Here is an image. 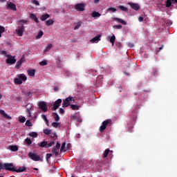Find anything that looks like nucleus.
<instances>
[{"instance_id": "nucleus-46", "label": "nucleus", "mask_w": 177, "mask_h": 177, "mask_svg": "<svg viewBox=\"0 0 177 177\" xmlns=\"http://www.w3.org/2000/svg\"><path fill=\"white\" fill-rule=\"evenodd\" d=\"M39 64L41 66H47L48 65V62H46V60H43L41 62H39Z\"/></svg>"}, {"instance_id": "nucleus-44", "label": "nucleus", "mask_w": 177, "mask_h": 177, "mask_svg": "<svg viewBox=\"0 0 177 177\" xmlns=\"http://www.w3.org/2000/svg\"><path fill=\"white\" fill-rule=\"evenodd\" d=\"M21 23L24 24H27L28 23V21L26 19H21L19 21V24H21Z\"/></svg>"}, {"instance_id": "nucleus-42", "label": "nucleus", "mask_w": 177, "mask_h": 177, "mask_svg": "<svg viewBox=\"0 0 177 177\" xmlns=\"http://www.w3.org/2000/svg\"><path fill=\"white\" fill-rule=\"evenodd\" d=\"M3 32H5V27L0 26V38L2 37Z\"/></svg>"}, {"instance_id": "nucleus-49", "label": "nucleus", "mask_w": 177, "mask_h": 177, "mask_svg": "<svg viewBox=\"0 0 177 177\" xmlns=\"http://www.w3.org/2000/svg\"><path fill=\"white\" fill-rule=\"evenodd\" d=\"M50 157H52V153L46 154V160L47 162H49V158H50Z\"/></svg>"}, {"instance_id": "nucleus-53", "label": "nucleus", "mask_w": 177, "mask_h": 177, "mask_svg": "<svg viewBox=\"0 0 177 177\" xmlns=\"http://www.w3.org/2000/svg\"><path fill=\"white\" fill-rule=\"evenodd\" d=\"M26 96L27 97H32V93H31V91H29L26 93Z\"/></svg>"}, {"instance_id": "nucleus-36", "label": "nucleus", "mask_w": 177, "mask_h": 177, "mask_svg": "<svg viewBox=\"0 0 177 177\" xmlns=\"http://www.w3.org/2000/svg\"><path fill=\"white\" fill-rule=\"evenodd\" d=\"M29 136H31L32 138H38V133L32 131L29 133Z\"/></svg>"}, {"instance_id": "nucleus-7", "label": "nucleus", "mask_w": 177, "mask_h": 177, "mask_svg": "<svg viewBox=\"0 0 177 177\" xmlns=\"http://www.w3.org/2000/svg\"><path fill=\"white\" fill-rule=\"evenodd\" d=\"M39 107L40 110H42L44 113L48 111V105H46V102L41 101L39 103Z\"/></svg>"}, {"instance_id": "nucleus-29", "label": "nucleus", "mask_w": 177, "mask_h": 177, "mask_svg": "<svg viewBox=\"0 0 177 177\" xmlns=\"http://www.w3.org/2000/svg\"><path fill=\"white\" fill-rule=\"evenodd\" d=\"M91 16L92 17H100V16H102V14L96 11H93L91 14Z\"/></svg>"}, {"instance_id": "nucleus-28", "label": "nucleus", "mask_w": 177, "mask_h": 177, "mask_svg": "<svg viewBox=\"0 0 177 177\" xmlns=\"http://www.w3.org/2000/svg\"><path fill=\"white\" fill-rule=\"evenodd\" d=\"M53 47V45H52V44H48V46L46 47L44 53H46L48 52H49V50H50V48H52Z\"/></svg>"}, {"instance_id": "nucleus-10", "label": "nucleus", "mask_w": 177, "mask_h": 177, "mask_svg": "<svg viewBox=\"0 0 177 177\" xmlns=\"http://www.w3.org/2000/svg\"><path fill=\"white\" fill-rule=\"evenodd\" d=\"M60 104H62V99L57 100L53 104L52 110H53V111L57 110V109H59V107H60Z\"/></svg>"}, {"instance_id": "nucleus-62", "label": "nucleus", "mask_w": 177, "mask_h": 177, "mask_svg": "<svg viewBox=\"0 0 177 177\" xmlns=\"http://www.w3.org/2000/svg\"><path fill=\"white\" fill-rule=\"evenodd\" d=\"M162 48H164V46H161L159 48V50H162Z\"/></svg>"}, {"instance_id": "nucleus-40", "label": "nucleus", "mask_w": 177, "mask_h": 177, "mask_svg": "<svg viewBox=\"0 0 177 177\" xmlns=\"http://www.w3.org/2000/svg\"><path fill=\"white\" fill-rule=\"evenodd\" d=\"M71 109H72V110H80V106L75 104H71Z\"/></svg>"}, {"instance_id": "nucleus-41", "label": "nucleus", "mask_w": 177, "mask_h": 177, "mask_svg": "<svg viewBox=\"0 0 177 177\" xmlns=\"http://www.w3.org/2000/svg\"><path fill=\"white\" fill-rule=\"evenodd\" d=\"M107 12H112V13H115V12H117V8L111 7L107 9Z\"/></svg>"}, {"instance_id": "nucleus-59", "label": "nucleus", "mask_w": 177, "mask_h": 177, "mask_svg": "<svg viewBox=\"0 0 177 177\" xmlns=\"http://www.w3.org/2000/svg\"><path fill=\"white\" fill-rule=\"evenodd\" d=\"M123 74H124L125 75H127V77H129V75H130L129 73H127L125 71L123 72Z\"/></svg>"}, {"instance_id": "nucleus-18", "label": "nucleus", "mask_w": 177, "mask_h": 177, "mask_svg": "<svg viewBox=\"0 0 177 177\" xmlns=\"http://www.w3.org/2000/svg\"><path fill=\"white\" fill-rule=\"evenodd\" d=\"M172 2H175V3H177V0H167L165 2L166 8H171Z\"/></svg>"}, {"instance_id": "nucleus-17", "label": "nucleus", "mask_w": 177, "mask_h": 177, "mask_svg": "<svg viewBox=\"0 0 177 177\" xmlns=\"http://www.w3.org/2000/svg\"><path fill=\"white\" fill-rule=\"evenodd\" d=\"M151 74L156 77V75H158V69L156 67H152L151 69Z\"/></svg>"}, {"instance_id": "nucleus-51", "label": "nucleus", "mask_w": 177, "mask_h": 177, "mask_svg": "<svg viewBox=\"0 0 177 177\" xmlns=\"http://www.w3.org/2000/svg\"><path fill=\"white\" fill-rule=\"evenodd\" d=\"M47 148L49 149V147H52L53 145H55V141H51L50 143L47 144Z\"/></svg>"}, {"instance_id": "nucleus-6", "label": "nucleus", "mask_w": 177, "mask_h": 177, "mask_svg": "<svg viewBox=\"0 0 177 177\" xmlns=\"http://www.w3.org/2000/svg\"><path fill=\"white\" fill-rule=\"evenodd\" d=\"M28 156L33 161H39V160H41V156H39L37 155V153H32V152H30L28 153Z\"/></svg>"}, {"instance_id": "nucleus-27", "label": "nucleus", "mask_w": 177, "mask_h": 177, "mask_svg": "<svg viewBox=\"0 0 177 177\" xmlns=\"http://www.w3.org/2000/svg\"><path fill=\"white\" fill-rule=\"evenodd\" d=\"M9 149L11 151H17V150H19V147H17V145H11L9 147Z\"/></svg>"}, {"instance_id": "nucleus-60", "label": "nucleus", "mask_w": 177, "mask_h": 177, "mask_svg": "<svg viewBox=\"0 0 177 177\" xmlns=\"http://www.w3.org/2000/svg\"><path fill=\"white\" fill-rule=\"evenodd\" d=\"M54 91H55V92H57V91H59V88L57 87V86H55V87L54 88Z\"/></svg>"}, {"instance_id": "nucleus-12", "label": "nucleus", "mask_w": 177, "mask_h": 177, "mask_svg": "<svg viewBox=\"0 0 177 177\" xmlns=\"http://www.w3.org/2000/svg\"><path fill=\"white\" fill-rule=\"evenodd\" d=\"M71 120L72 121H77V122H82V118H81V116H78L77 115H71Z\"/></svg>"}, {"instance_id": "nucleus-14", "label": "nucleus", "mask_w": 177, "mask_h": 177, "mask_svg": "<svg viewBox=\"0 0 177 177\" xmlns=\"http://www.w3.org/2000/svg\"><path fill=\"white\" fill-rule=\"evenodd\" d=\"M0 114L3 117V118H6V120H12V117L9 116V115L2 109L0 110Z\"/></svg>"}, {"instance_id": "nucleus-9", "label": "nucleus", "mask_w": 177, "mask_h": 177, "mask_svg": "<svg viewBox=\"0 0 177 177\" xmlns=\"http://www.w3.org/2000/svg\"><path fill=\"white\" fill-rule=\"evenodd\" d=\"M16 32L19 37H23V33L24 32V26L21 25L18 26V28L16 30Z\"/></svg>"}, {"instance_id": "nucleus-32", "label": "nucleus", "mask_w": 177, "mask_h": 177, "mask_svg": "<svg viewBox=\"0 0 177 177\" xmlns=\"http://www.w3.org/2000/svg\"><path fill=\"white\" fill-rule=\"evenodd\" d=\"M46 26H52V24H53V23H55V21L52 19H50L47 21H46Z\"/></svg>"}, {"instance_id": "nucleus-34", "label": "nucleus", "mask_w": 177, "mask_h": 177, "mask_svg": "<svg viewBox=\"0 0 177 177\" xmlns=\"http://www.w3.org/2000/svg\"><path fill=\"white\" fill-rule=\"evenodd\" d=\"M81 26H82V21H78L74 27V30H78Z\"/></svg>"}, {"instance_id": "nucleus-52", "label": "nucleus", "mask_w": 177, "mask_h": 177, "mask_svg": "<svg viewBox=\"0 0 177 177\" xmlns=\"http://www.w3.org/2000/svg\"><path fill=\"white\" fill-rule=\"evenodd\" d=\"M19 121L21 123H24L26 122V117H22L21 118L19 119Z\"/></svg>"}, {"instance_id": "nucleus-31", "label": "nucleus", "mask_w": 177, "mask_h": 177, "mask_svg": "<svg viewBox=\"0 0 177 177\" xmlns=\"http://www.w3.org/2000/svg\"><path fill=\"white\" fill-rule=\"evenodd\" d=\"M41 118L44 120V122H46V124L49 127V120H48V118H46V115H41Z\"/></svg>"}, {"instance_id": "nucleus-22", "label": "nucleus", "mask_w": 177, "mask_h": 177, "mask_svg": "<svg viewBox=\"0 0 177 177\" xmlns=\"http://www.w3.org/2000/svg\"><path fill=\"white\" fill-rule=\"evenodd\" d=\"M49 17H50V15L49 14H45L41 15V17H40V20L41 21H45L46 20H48Z\"/></svg>"}, {"instance_id": "nucleus-24", "label": "nucleus", "mask_w": 177, "mask_h": 177, "mask_svg": "<svg viewBox=\"0 0 177 177\" xmlns=\"http://www.w3.org/2000/svg\"><path fill=\"white\" fill-rule=\"evenodd\" d=\"M109 38L112 46H114V43L115 42V35H113L112 36H109Z\"/></svg>"}, {"instance_id": "nucleus-33", "label": "nucleus", "mask_w": 177, "mask_h": 177, "mask_svg": "<svg viewBox=\"0 0 177 177\" xmlns=\"http://www.w3.org/2000/svg\"><path fill=\"white\" fill-rule=\"evenodd\" d=\"M39 147H46L48 146V142L46 141H43L40 143H39Z\"/></svg>"}, {"instance_id": "nucleus-57", "label": "nucleus", "mask_w": 177, "mask_h": 177, "mask_svg": "<svg viewBox=\"0 0 177 177\" xmlns=\"http://www.w3.org/2000/svg\"><path fill=\"white\" fill-rule=\"evenodd\" d=\"M26 113H27V114H28V115H30V117H31V111H30V109H27Z\"/></svg>"}, {"instance_id": "nucleus-37", "label": "nucleus", "mask_w": 177, "mask_h": 177, "mask_svg": "<svg viewBox=\"0 0 177 177\" xmlns=\"http://www.w3.org/2000/svg\"><path fill=\"white\" fill-rule=\"evenodd\" d=\"M25 143H26V145H28V146L31 145V144L32 143V141H31V139L27 138L25 139L24 140Z\"/></svg>"}, {"instance_id": "nucleus-47", "label": "nucleus", "mask_w": 177, "mask_h": 177, "mask_svg": "<svg viewBox=\"0 0 177 177\" xmlns=\"http://www.w3.org/2000/svg\"><path fill=\"white\" fill-rule=\"evenodd\" d=\"M25 124L26 125V127H32V123H31V121L30 120H26Z\"/></svg>"}, {"instance_id": "nucleus-11", "label": "nucleus", "mask_w": 177, "mask_h": 177, "mask_svg": "<svg viewBox=\"0 0 177 177\" xmlns=\"http://www.w3.org/2000/svg\"><path fill=\"white\" fill-rule=\"evenodd\" d=\"M7 9H10V10H14L16 12L17 8H16V4L13 3L12 2H7Z\"/></svg>"}, {"instance_id": "nucleus-23", "label": "nucleus", "mask_w": 177, "mask_h": 177, "mask_svg": "<svg viewBox=\"0 0 177 177\" xmlns=\"http://www.w3.org/2000/svg\"><path fill=\"white\" fill-rule=\"evenodd\" d=\"M100 37H102V35H100L95 36L94 38H93L91 40V42L94 43V42H97V41H100Z\"/></svg>"}, {"instance_id": "nucleus-30", "label": "nucleus", "mask_w": 177, "mask_h": 177, "mask_svg": "<svg viewBox=\"0 0 177 177\" xmlns=\"http://www.w3.org/2000/svg\"><path fill=\"white\" fill-rule=\"evenodd\" d=\"M59 149H57L54 147L52 150L53 154H55V156L57 157V156H59Z\"/></svg>"}, {"instance_id": "nucleus-54", "label": "nucleus", "mask_w": 177, "mask_h": 177, "mask_svg": "<svg viewBox=\"0 0 177 177\" xmlns=\"http://www.w3.org/2000/svg\"><path fill=\"white\" fill-rule=\"evenodd\" d=\"M32 3H34V5H37V6H39V2H38V1L37 0H33Z\"/></svg>"}, {"instance_id": "nucleus-38", "label": "nucleus", "mask_w": 177, "mask_h": 177, "mask_svg": "<svg viewBox=\"0 0 177 177\" xmlns=\"http://www.w3.org/2000/svg\"><path fill=\"white\" fill-rule=\"evenodd\" d=\"M119 9H120L122 12H128V8L124 6H119Z\"/></svg>"}, {"instance_id": "nucleus-63", "label": "nucleus", "mask_w": 177, "mask_h": 177, "mask_svg": "<svg viewBox=\"0 0 177 177\" xmlns=\"http://www.w3.org/2000/svg\"><path fill=\"white\" fill-rule=\"evenodd\" d=\"M55 137H57V134H56V133H53V138H55Z\"/></svg>"}, {"instance_id": "nucleus-20", "label": "nucleus", "mask_w": 177, "mask_h": 177, "mask_svg": "<svg viewBox=\"0 0 177 177\" xmlns=\"http://www.w3.org/2000/svg\"><path fill=\"white\" fill-rule=\"evenodd\" d=\"M27 170V168L26 167H19V169L15 168L14 172H17V174L20 172H24Z\"/></svg>"}, {"instance_id": "nucleus-58", "label": "nucleus", "mask_w": 177, "mask_h": 177, "mask_svg": "<svg viewBox=\"0 0 177 177\" xmlns=\"http://www.w3.org/2000/svg\"><path fill=\"white\" fill-rule=\"evenodd\" d=\"M144 17H140L139 18H138V21H140V23H142V21H143V20H144Z\"/></svg>"}, {"instance_id": "nucleus-16", "label": "nucleus", "mask_w": 177, "mask_h": 177, "mask_svg": "<svg viewBox=\"0 0 177 177\" xmlns=\"http://www.w3.org/2000/svg\"><path fill=\"white\" fill-rule=\"evenodd\" d=\"M109 154V156H111L113 154V151L110 150L109 149H106L103 153V158H106Z\"/></svg>"}, {"instance_id": "nucleus-5", "label": "nucleus", "mask_w": 177, "mask_h": 177, "mask_svg": "<svg viewBox=\"0 0 177 177\" xmlns=\"http://www.w3.org/2000/svg\"><path fill=\"white\" fill-rule=\"evenodd\" d=\"M70 102H74V97H68L63 100L62 107L66 109V107H68L70 106Z\"/></svg>"}, {"instance_id": "nucleus-35", "label": "nucleus", "mask_w": 177, "mask_h": 177, "mask_svg": "<svg viewBox=\"0 0 177 177\" xmlns=\"http://www.w3.org/2000/svg\"><path fill=\"white\" fill-rule=\"evenodd\" d=\"M42 35H44V32L42 30H40L36 36V39H39L40 38H42Z\"/></svg>"}, {"instance_id": "nucleus-26", "label": "nucleus", "mask_w": 177, "mask_h": 177, "mask_svg": "<svg viewBox=\"0 0 177 177\" xmlns=\"http://www.w3.org/2000/svg\"><path fill=\"white\" fill-rule=\"evenodd\" d=\"M53 117L55 119V121L57 122L60 121V117L59 116V114L57 113H53Z\"/></svg>"}, {"instance_id": "nucleus-39", "label": "nucleus", "mask_w": 177, "mask_h": 177, "mask_svg": "<svg viewBox=\"0 0 177 177\" xmlns=\"http://www.w3.org/2000/svg\"><path fill=\"white\" fill-rule=\"evenodd\" d=\"M44 133H45V135H50V133H52V131L49 129H46L44 130Z\"/></svg>"}, {"instance_id": "nucleus-25", "label": "nucleus", "mask_w": 177, "mask_h": 177, "mask_svg": "<svg viewBox=\"0 0 177 177\" xmlns=\"http://www.w3.org/2000/svg\"><path fill=\"white\" fill-rule=\"evenodd\" d=\"M28 75L34 77L35 75V69L28 70Z\"/></svg>"}, {"instance_id": "nucleus-8", "label": "nucleus", "mask_w": 177, "mask_h": 177, "mask_svg": "<svg viewBox=\"0 0 177 177\" xmlns=\"http://www.w3.org/2000/svg\"><path fill=\"white\" fill-rule=\"evenodd\" d=\"M75 9H76V10H77V12H84V10H85V4L77 3L75 6Z\"/></svg>"}, {"instance_id": "nucleus-55", "label": "nucleus", "mask_w": 177, "mask_h": 177, "mask_svg": "<svg viewBox=\"0 0 177 177\" xmlns=\"http://www.w3.org/2000/svg\"><path fill=\"white\" fill-rule=\"evenodd\" d=\"M59 113V114H64V109H63V108H60Z\"/></svg>"}, {"instance_id": "nucleus-13", "label": "nucleus", "mask_w": 177, "mask_h": 177, "mask_svg": "<svg viewBox=\"0 0 177 177\" xmlns=\"http://www.w3.org/2000/svg\"><path fill=\"white\" fill-rule=\"evenodd\" d=\"M129 5L131 6V8H132L133 9V10H139V9H140V6H139V4L138 3H129Z\"/></svg>"}, {"instance_id": "nucleus-15", "label": "nucleus", "mask_w": 177, "mask_h": 177, "mask_svg": "<svg viewBox=\"0 0 177 177\" xmlns=\"http://www.w3.org/2000/svg\"><path fill=\"white\" fill-rule=\"evenodd\" d=\"M24 62V59H23V57L21 59H20L19 61H17V64L15 65V68L17 70H19V68H20L21 67V64H23Z\"/></svg>"}, {"instance_id": "nucleus-61", "label": "nucleus", "mask_w": 177, "mask_h": 177, "mask_svg": "<svg viewBox=\"0 0 177 177\" xmlns=\"http://www.w3.org/2000/svg\"><path fill=\"white\" fill-rule=\"evenodd\" d=\"M99 1L100 0H94L93 2L94 3H99Z\"/></svg>"}, {"instance_id": "nucleus-48", "label": "nucleus", "mask_w": 177, "mask_h": 177, "mask_svg": "<svg viewBox=\"0 0 177 177\" xmlns=\"http://www.w3.org/2000/svg\"><path fill=\"white\" fill-rule=\"evenodd\" d=\"M113 28H116L117 30H121V28H122V25H114Z\"/></svg>"}, {"instance_id": "nucleus-19", "label": "nucleus", "mask_w": 177, "mask_h": 177, "mask_svg": "<svg viewBox=\"0 0 177 177\" xmlns=\"http://www.w3.org/2000/svg\"><path fill=\"white\" fill-rule=\"evenodd\" d=\"M29 17L32 20H34V21H35V23H39V20H38V18L37 17V15H35V14H34V13L30 14Z\"/></svg>"}, {"instance_id": "nucleus-56", "label": "nucleus", "mask_w": 177, "mask_h": 177, "mask_svg": "<svg viewBox=\"0 0 177 177\" xmlns=\"http://www.w3.org/2000/svg\"><path fill=\"white\" fill-rule=\"evenodd\" d=\"M57 149H60V143L57 142L56 146L55 147Z\"/></svg>"}, {"instance_id": "nucleus-64", "label": "nucleus", "mask_w": 177, "mask_h": 177, "mask_svg": "<svg viewBox=\"0 0 177 177\" xmlns=\"http://www.w3.org/2000/svg\"><path fill=\"white\" fill-rule=\"evenodd\" d=\"M32 169H34V171H38V168L36 167H33Z\"/></svg>"}, {"instance_id": "nucleus-4", "label": "nucleus", "mask_w": 177, "mask_h": 177, "mask_svg": "<svg viewBox=\"0 0 177 177\" xmlns=\"http://www.w3.org/2000/svg\"><path fill=\"white\" fill-rule=\"evenodd\" d=\"M7 59L6 60V64H9L10 66H12V64H15L16 63V56H12L10 55H7Z\"/></svg>"}, {"instance_id": "nucleus-21", "label": "nucleus", "mask_w": 177, "mask_h": 177, "mask_svg": "<svg viewBox=\"0 0 177 177\" xmlns=\"http://www.w3.org/2000/svg\"><path fill=\"white\" fill-rule=\"evenodd\" d=\"M113 20L114 21H117V23H121V24H123V26H127V21L123 19L115 17L113 19Z\"/></svg>"}, {"instance_id": "nucleus-2", "label": "nucleus", "mask_w": 177, "mask_h": 177, "mask_svg": "<svg viewBox=\"0 0 177 177\" xmlns=\"http://www.w3.org/2000/svg\"><path fill=\"white\" fill-rule=\"evenodd\" d=\"M15 165L13 163H4L2 165V162H0V171L1 169H6V171H11V172H15Z\"/></svg>"}, {"instance_id": "nucleus-45", "label": "nucleus", "mask_w": 177, "mask_h": 177, "mask_svg": "<svg viewBox=\"0 0 177 177\" xmlns=\"http://www.w3.org/2000/svg\"><path fill=\"white\" fill-rule=\"evenodd\" d=\"M51 125L53 127V128H57V127L60 125V123L54 122L51 124Z\"/></svg>"}, {"instance_id": "nucleus-1", "label": "nucleus", "mask_w": 177, "mask_h": 177, "mask_svg": "<svg viewBox=\"0 0 177 177\" xmlns=\"http://www.w3.org/2000/svg\"><path fill=\"white\" fill-rule=\"evenodd\" d=\"M27 81V76L24 73L17 75V77L14 78V83L15 85H21L24 82Z\"/></svg>"}, {"instance_id": "nucleus-50", "label": "nucleus", "mask_w": 177, "mask_h": 177, "mask_svg": "<svg viewBox=\"0 0 177 177\" xmlns=\"http://www.w3.org/2000/svg\"><path fill=\"white\" fill-rule=\"evenodd\" d=\"M0 54H1V55H3V56H5V57H8V56L9 55H8V54L6 53V50H1V51L0 52Z\"/></svg>"}, {"instance_id": "nucleus-3", "label": "nucleus", "mask_w": 177, "mask_h": 177, "mask_svg": "<svg viewBox=\"0 0 177 177\" xmlns=\"http://www.w3.org/2000/svg\"><path fill=\"white\" fill-rule=\"evenodd\" d=\"M111 122L112 120L110 119L104 120L102 123V125L99 128L100 132L103 133V131L106 130V128H107V127H111Z\"/></svg>"}, {"instance_id": "nucleus-43", "label": "nucleus", "mask_w": 177, "mask_h": 177, "mask_svg": "<svg viewBox=\"0 0 177 177\" xmlns=\"http://www.w3.org/2000/svg\"><path fill=\"white\" fill-rule=\"evenodd\" d=\"M64 149H66V142H64L62 144V146L60 148V152L62 153L63 151V150H64Z\"/></svg>"}]
</instances>
